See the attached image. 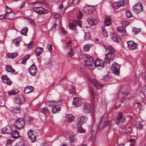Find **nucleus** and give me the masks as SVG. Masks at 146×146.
<instances>
[{"mask_svg": "<svg viewBox=\"0 0 146 146\" xmlns=\"http://www.w3.org/2000/svg\"><path fill=\"white\" fill-rule=\"evenodd\" d=\"M103 46L108 52V53L106 55L104 62L105 63H108L111 61L114 58V53L115 50L111 45H103Z\"/></svg>", "mask_w": 146, "mask_h": 146, "instance_id": "f257e3e1", "label": "nucleus"}, {"mask_svg": "<svg viewBox=\"0 0 146 146\" xmlns=\"http://www.w3.org/2000/svg\"><path fill=\"white\" fill-rule=\"evenodd\" d=\"M2 133L4 134H11L13 138L16 139L19 137L18 131L13 130L9 126H7L3 128L2 130Z\"/></svg>", "mask_w": 146, "mask_h": 146, "instance_id": "f03ea898", "label": "nucleus"}, {"mask_svg": "<svg viewBox=\"0 0 146 146\" xmlns=\"http://www.w3.org/2000/svg\"><path fill=\"white\" fill-rule=\"evenodd\" d=\"M25 124L24 119L22 118H19L16 120L14 126L15 128L20 130L24 128Z\"/></svg>", "mask_w": 146, "mask_h": 146, "instance_id": "7ed1b4c3", "label": "nucleus"}, {"mask_svg": "<svg viewBox=\"0 0 146 146\" xmlns=\"http://www.w3.org/2000/svg\"><path fill=\"white\" fill-rule=\"evenodd\" d=\"M87 57V59L86 62V65L89 69L92 70L95 68V61L94 60L93 58L90 56L88 55Z\"/></svg>", "mask_w": 146, "mask_h": 146, "instance_id": "20e7f679", "label": "nucleus"}, {"mask_svg": "<svg viewBox=\"0 0 146 146\" xmlns=\"http://www.w3.org/2000/svg\"><path fill=\"white\" fill-rule=\"evenodd\" d=\"M120 65L116 63H113L110 68V70L114 74L118 76L119 74Z\"/></svg>", "mask_w": 146, "mask_h": 146, "instance_id": "39448f33", "label": "nucleus"}, {"mask_svg": "<svg viewBox=\"0 0 146 146\" xmlns=\"http://www.w3.org/2000/svg\"><path fill=\"white\" fill-rule=\"evenodd\" d=\"M115 121V119H113L110 122L108 121L107 119H106L104 121L103 119H102L101 122L99 125L98 128L99 129H101L105 126H108L110 125V123H113V122Z\"/></svg>", "mask_w": 146, "mask_h": 146, "instance_id": "423d86ee", "label": "nucleus"}, {"mask_svg": "<svg viewBox=\"0 0 146 146\" xmlns=\"http://www.w3.org/2000/svg\"><path fill=\"white\" fill-rule=\"evenodd\" d=\"M28 136L32 142H34L36 140L37 133L32 129L29 130L27 132Z\"/></svg>", "mask_w": 146, "mask_h": 146, "instance_id": "0eeeda50", "label": "nucleus"}, {"mask_svg": "<svg viewBox=\"0 0 146 146\" xmlns=\"http://www.w3.org/2000/svg\"><path fill=\"white\" fill-rule=\"evenodd\" d=\"M125 120L126 119L123 115L122 113L120 111L119 112L115 121V123L118 125L120 123L125 122Z\"/></svg>", "mask_w": 146, "mask_h": 146, "instance_id": "6e6552de", "label": "nucleus"}, {"mask_svg": "<svg viewBox=\"0 0 146 146\" xmlns=\"http://www.w3.org/2000/svg\"><path fill=\"white\" fill-rule=\"evenodd\" d=\"M33 11L38 14H44L48 13L47 10L41 7H34L33 8Z\"/></svg>", "mask_w": 146, "mask_h": 146, "instance_id": "1a4fd4ad", "label": "nucleus"}, {"mask_svg": "<svg viewBox=\"0 0 146 146\" xmlns=\"http://www.w3.org/2000/svg\"><path fill=\"white\" fill-rule=\"evenodd\" d=\"M91 109L90 104L87 102L83 104L82 109V111L85 113H89Z\"/></svg>", "mask_w": 146, "mask_h": 146, "instance_id": "9d476101", "label": "nucleus"}, {"mask_svg": "<svg viewBox=\"0 0 146 146\" xmlns=\"http://www.w3.org/2000/svg\"><path fill=\"white\" fill-rule=\"evenodd\" d=\"M134 11L137 13H139L143 11V7L142 4L140 3H138L133 7Z\"/></svg>", "mask_w": 146, "mask_h": 146, "instance_id": "9b49d317", "label": "nucleus"}, {"mask_svg": "<svg viewBox=\"0 0 146 146\" xmlns=\"http://www.w3.org/2000/svg\"><path fill=\"white\" fill-rule=\"evenodd\" d=\"M87 120V117L85 116H83L78 117L76 120L77 126H81L82 124L85 123Z\"/></svg>", "mask_w": 146, "mask_h": 146, "instance_id": "f8f14e48", "label": "nucleus"}, {"mask_svg": "<svg viewBox=\"0 0 146 146\" xmlns=\"http://www.w3.org/2000/svg\"><path fill=\"white\" fill-rule=\"evenodd\" d=\"M14 100L16 103L20 104L23 103L25 100L24 97L20 95L16 96L14 98Z\"/></svg>", "mask_w": 146, "mask_h": 146, "instance_id": "ddd939ff", "label": "nucleus"}, {"mask_svg": "<svg viewBox=\"0 0 146 146\" xmlns=\"http://www.w3.org/2000/svg\"><path fill=\"white\" fill-rule=\"evenodd\" d=\"M128 48L131 50H134L137 48V44L132 41H127V42Z\"/></svg>", "mask_w": 146, "mask_h": 146, "instance_id": "4468645a", "label": "nucleus"}, {"mask_svg": "<svg viewBox=\"0 0 146 146\" xmlns=\"http://www.w3.org/2000/svg\"><path fill=\"white\" fill-rule=\"evenodd\" d=\"M28 70L30 74L33 76L36 75L37 72L36 67L34 64H33L30 66Z\"/></svg>", "mask_w": 146, "mask_h": 146, "instance_id": "2eb2a0df", "label": "nucleus"}, {"mask_svg": "<svg viewBox=\"0 0 146 146\" xmlns=\"http://www.w3.org/2000/svg\"><path fill=\"white\" fill-rule=\"evenodd\" d=\"M82 103L81 100L78 97H76L74 98L73 101V104L76 107H78L81 105Z\"/></svg>", "mask_w": 146, "mask_h": 146, "instance_id": "dca6fc26", "label": "nucleus"}, {"mask_svg": "<svg viewBox=\"0 0 146 146\" xmlns=\"http://www.w3.org/2000/svg\"><path fill=\"white\" fill-rule=\"evenodd\" d=\"M104 61L102 60L96 59L94 64L95 67H103L104 65Z\"/></svg>", "mask_w": 146, "mask_h": 146, "instance_id": "f3484780", "label": "nucleus"}, {"mask_svg": "<svg viewBox=\"0 0 146 146\" xmlns=\"http://www.w3.org/2000/svg\"><path fill=\"white\" fill-rule=\"evenodd\" d=\"M87 20L91 26L94 25L97 23V21L94 18H88L87 19Z\"/></svg>", "mask_w": 146, "mask_h": 146, "instance_id": "a211bd4d", "label": "nucleus"}, {"mask_svg": "<svg viewBox=\"0 0 146 146\" xmlns=\"http://www.w3.org/2000/svg\"><path fill=\"white\" fill-rule=\"evenodd\" d=\"M60 103H56V104L52 108V112L53 113H55L58 111L60 110V105L61 104H59Z\"/></svg>", "mask_w": 146, "mask_h": 146, "instance_id": "6ab92c4d", "label": "nucleus"}, {"mask_svg": "<svg viewBox=\"0 0 146 146\" xmlns=\"http://www.w3.org/2000/svg\"><path fill=\"white\" fill-rule=\"evenodd\" d=\"M111 38L114 42H119L120 40V37L115 33L112 34Z\"/></svg>", "mask_w": 146, "mask_h": 146, "instance_id": "aec40b11", "label": "nucleus"}, {"mask_svg": "<svg viewBox=\"0 0 146 146\" xmlns=\"http://www.w3.org/2000/svg\"><path fill=\"white\" fill-rule=\"evenodd\" d=\"M34 91V88L31 86H28L25 87L24 90L25 94H27L33 92Z\"/></svg>", "mask_w": 146, "mask_h": 146, "instance_id": "412c9836", "label": "nucleus"}, {"mask_svg": "<svg viewBox=\"0 0 146 146\" xmlns=\"http://www.w3.org/2000/svg\"><path fill=\"white\" fill-rule=\"evenodd\" d=\"M118 31L122 35H127L126 31L124 27H119L117 28Z\"/></svg>", "mask_w": 146, "mask_h": 146, "instance_id": "4be33fe9", "label": "nucleus"}, {"mask_svg": "<svg viewBox=\"0 0 146 146\" xmlns=\"http://www.w3.org/2000/svg\"><path fill=\"white\" fill-rule=\"evenodd\" d=\"M77 24L76 21L74 20L70 23L69 24V28L72 30H75L76 28Z\"/></svg>", "mask_w": 146, "mask_h": 146, "instance_id": "5701e85b", "label": "nucleus"}, {"mask_svg": "<svg viewBox=\"0 0 146 146\" xmlns=\"http://www.w3.org/2000/svg\"><path fill=\"white\" fill-rule=\"evenodd\" d=\"M43 51V49L42 48L37 47L35 50V53L36 56H38Z\"/></svg>", "mask_w": 146, "mask_h": 146, "instance_id": "b1692460", "label": "nucleus"}, {"mask_svg": "<svg viewBox=\"0 0 146 146\" xmlns=\"http://www.w3.org/2000/svg\"><path fill=\"white\" fill-rule=\"evenodd\" d=\"M91 81L96 88H100L102 87V84L97 82L95 79L93 78L91 80Z\"/></svg>", "mask_w": 146, "mask_h": 146, "instance_id": "393cba45", "label": "nucleus"}, {"mask_svg": "<svg viewBox=\"0 0 146 146\" xmlns=\"http://www.w3.org/2000/svg\"><path fill=\"white\" fill-rule=\"evenodd\" d=\"M128 3V0H120L117 2V3L118 5V7H119L121 6H123V5L127 4Z\"/></svg>", "mask_w": 146, "mask_h": 146, "instance_id": "a878e982", "label": "nucleus"}, {"mask_svg": "<svg viewBox=\"0 0 146 146\" xmlns=\"http://www.w3.org/2000/svg\"><path fill=\"white\" fill-rule=\"evenodd\" d=\"M6 71L8 72H14L15 70L12 69L11 66L9 65H7L5 67Z\"/></svg>", "mask_w": 146, "mask_h": 146, "instance_id": "bb28decb", "label": "nucleus"}, {"mask_svg": "<svg viewBox=\"0 0 146 146\" xmlns=\"http://www.w3.org/2000/svg\"><path fill=\"white\" fill-rule=\"evenodd\" d=\"M110 19L109 17H106L104 22V25L105 26H109L111 25L110 21Z\"/></svg>", "mask_w": 146, "mask_h": 146, "instance_id": "cd10ccee", "label": "nucleus"}, {"mask_svg": "<svg viewBox=\"0 0 146 146\" xmlns=\"http://www.w3.org/2000/svg\"><path fill=\"white\" fill-rule=\"evenodd\" d=\"M67 121L69 123H71L74 121V117L72 114H69L67 116Z\"/></svg>", "mask_w": 146, "mask_h": 146, "instance_id": "c85d7f7f", "label": "nucleus"}, {"mask_svg": "<svg viewBox=\"0 0 146 146\" xmlns=\"http://www.w3.org/2000/svg\"><path fill=\"white\" fill-rule=\"evenodd\" d=\"M17 56V53L16 52L13 53H8L6 55V56L7 57L13 58L16 57Z\"/></svg>", "mask_w": 146, "mask_h": 146, "instance_id": "c756f323", "label": "nucleus"}, {"mask_svg": "<svg viewBox=\"0 0 146 146\" xmlns=\"http://www.w3.org/2000/svg\"><path fill=\"white\" fill-rule=\"evenodd\" d=\"M61 100H60L56 102H53L48 101L47 103L48 105L49 106L54 107L55 105L56 104V103H61Z\"/></svg>", "mask_w": 146, "mask_h": 146, "instance_id": "7c9ffc66", "label": "nucleus"}, {"mask_svg": "<svg viewBox=\"0 0 146 146\" xmlns=\"http://www.w3.org/2000/svg\"><path fill=\"white\" fill-rule=\"evenodd\" d=\"M90 34L88 32L85 33V36H84V40L86 41L90 39Z\"/></svg>", "mask_w": 146, "mask_h": 146, "instance_id": "2f4dec72", "label": "nucleus"}, {"mask_svg": "<svg viewBox=\"0 0 146 146\" xmlns=\"http://www.w3.org/2000/svg\"><path fill=\"white\" fill-rule=\"evenodd\" d=\"M18 92V90H13L11 91H9L8 94L9 95H15L17 94Z\"/></svg>", "mask_w": 146, "mask_h": 146, "instance_id": "473e14b6", "label": "nucleus"}, {"mask_svg": "<svg viewBox=\"0 0 146 146\" xmlns=\"http://www.w3.org/2000/svg\"><path fill=\"white\" fill-rule=\"evenodd\" d=\"M77 127V131L78 133H84L85 132V130L84 129L81 127V126H78Z\"/></svg>", "mask_w": 146, "mask_h": 146, "instance_id": "72a5a7b5", "label": "nucleus"}, {"mask_svg": "<svg viewBox=\"0 0 146 146\" xmlns=\"http://www.w3.org/2000/svg\"><path fill=\"white\" fill-rule=\"evenodd\" d=\"M103 80L106 82L110 81L111 80V78H110L109 76L106 75L104 76V77L102 79Z\"/></svg>", "mask_w": 146, "mask_h": 146, "instance_id": "f704fd0d", "label": "nucleus"}, {"mask_svg": "<svg viewBox=\"0 0 146 146\" xmlns=\"http://www.w3.org/2000/svg\"><path fill=\"white\" fill-rule=\"evenodd\" d=\"M28 30V29L27 28L22 30L21 31V34L23 35L27 36Z\"/></svg>", "mask_w": 146, "mask_h": 146, "instance_id": "c9c22d12", "label": "nucleus"}, {"mask_svg": "<svg viewBox=\"0 0 146 146\" xmlns=\"http://www.w3.org/2000/svg\"><path fill=\"white\" fill-rule=\"evenodd\" d=\"M91 46L89 44L85 45L83 47V50L84 51H87L90 49Z\"/></svg>", "mask_w": 146, "mask_h": 146, "instance_id": "e433bc0d", "label": "nucleus"}, {"mask_svg": "<svg viewBox=\"0 0 146 146\" xmlns=\"http://www.w3.org/2000/svg\"><path fill=\"white\" fill-rule=\"evenodd\" d=\"M40 112L44 114L45 113L48 112V110L45 108L44 107L43 108L40 109Z\"/></svg>", "mask_w": 146, "mask_h": 146, "instance_id": "4c0bfd02", "label": "nucleus"}, {"mask_svg": "<svg viewBox=\"0 0 146 146\" xmlns=\"http://www.w3.org/2000/svg\"><path fill=\"white\" fill-rule=\"evenodd\" d=\"M83 11L88 14L92 12V11L91 9H88L86 8L83 9Z\"/></svg>", "mask_w": 146, "mask_h": 146, "instance_id": "58836bf2", "label": "nucleus"}, {"mask_svg": "<svg viewBox=\"0 0 146 146\" xmlns=\"http://www.w3.org/2000/svg\"><path fill=\"white\" fill-rule=\"evenodd\" d=\"M126 17L128 18H130L132 17V15L129 11H127L125 12Z\"/></svg>", "mask_w": 146, "mask_h": 146, "instance_id": "ea45409f", "label": "nucleus"}, {"mask_svg": "<svg viewBox=\"0 0 146 146\" xmlns=\"http://www.w3.org/2000/svg\"><path fill=\"white\" fill-rule=\"evenodd\" d=\"M3 83H6L7 85L10 86L12 83V82L8 78L6 80H3Z\"/></svg>", "mask_w": 146, "mask_h": 146, "instance_id": "a19ab883", "label": "nucleus"}, {"mask_svg": "<svg viewBox=\"0 0 146 146\" xmlns=\"http://www.w3.org/2000/svg\"><path fill=\"white\" fill-rule=\"evenodd\" d=\"M68 53V56L70 57H72V56L73 55L74 52L73 50H72V48H70V50L69 52Z\"/></svg>", "mask_w": 146, "mask_h": 146, "instance_id": "79ce46f5", "label": "nucleus"}, {"mask_svg": "<svg viewBox=\"0 0 146 146\" xmlns=\"http://www.w3.org/2000/svg\"><path fill=\"white\" fill-rule=\"evenodd\" d=\"M77 15L78 19H81L82 18V13L80 11H79Z\"/></svg>", "mask_w": 146, "mask_h": 146, "instance_id": "37998d69", "label": "nucleus"}, {"mask_svg": "<svg viewBox=\"0 0 146 146\" xmlns=\"http://www.w3.org/2000/svg\"><path fill=\"white\" fill-rule=\"evenodd\" d=\"M18 146H24L26 145H24V141L21 140L20 141L17 143Z\"/></svg>", "mask_w": 146, "mask_h": 146, "instance_id": "c03bdc74", "label": "nucleus"}, {"mask_svg": "<svg viewBox=\"0 0 146 146\" xmlns=\"http://www.w3.org/2000/svg\"><path fill=\"white\" fill-rule=\"evenodd\" d=\"M54 18L56 19H58L60 17V14L57 13H54L53 14Z\"/></svg>", "mask_w": 146, "mask_h": 146, "instance_id": "a18cd8bd", "label": "nucleus"}, {"mask_svg": "<svg viewBox=\"0 0 146 146\" xmlns=\"http://www.w3.org/2000/svg\"><path fill=\"white\" fill-rule=\"evenodd\" d=\"M71 88H72V89L71 91H69V94H73L75 93L76 91L74 87L73 86H71Z\"/></svg>", "mask_w": 146, "mask_h": 146, "instance_id": "49530a36", "label": "nucleus"}, {"mask_svg": "<svg viewBox=\"0 0 146 146\" xmlns=\"http://www.w3.org/2000/svg\"><path fill=\"white\" fill-rule=\"evenodd\" d=\"M72 42L71 40H69L68 42H66L65 44V45L64 46V48H66L68 47L72 43Z\"/></svg>", "mask_w": 146, "mask_h": 146, "instance_id": "de8ad7c7", "label": "nucleus"}, {"mask_svg": "<svg viewBox=\"0 0 146 146\" xmlns=\"http://www.w3.org/2000/svg\"><path fill=\"white\" fill-rule=\"evenodd\" d=\"M7 13H8V16H10L11 15V12L12 11L11 9L9 8L8 7H6Z\"/></svg>", "mask_w": 146, "mask_h": 146, "instance_id": "09e8293b", "label": "nucleus"}, {"mask_svg": "<svg viewBox=\"0 0 146 146\" xmlns=\"http://www.w3.org/2000/svg\"><path fill=\"white\" fill-rule=\"evenodd\" d=\"M113 7L115 9H117L119 8V7H118V5L117 4V2H115L112 5Z\"/></svg>", "mask_w": 146, "mask_h": 146, "instance_id": "8fccbe9b", "label": "nucleus"}, {"mask_svg": "<svg viewBox=\"0 0 146 146\" xmlns=\"http://www.w3.org/2000/svg\"><path fill=\"white\" fill-rule=\"evenodd\" d=\"M69 140L70 142V145H74L73 143L74 142V139L72 138L70 136L69 137Z\"/></svg>", "mask_w": 146, "mask_h": 146, "instance_id": "3c124183", "label": "nucleus"}, {"mask_svg": "<svg viewBox=\"0 0 146 146\" xmlns=\"http://www.w3.org/2000/svg\"><path fill=\"white\" fill-rule=\"evenodd\" d=\"M8 78L7 77V75H3L1 77V79L2 82H3V80H7Z\"/></svg>", "mask_w": 146, "mask_h": 146, "instance_id": "603ef678", "label": "nucleus"}, {"mask_svg": "<svg viewBox=\"0 0 146 146\" xmlns=\"http://www.w3.org/2000/svg\"><path fill=\"white\" fill-rule=\"evenodd\" d=\"M6 16L5 15H3L0 16V19H11V18H6Z\"/></svg>", "mask_w": 146, "mask_h": 146, "instance_id": "864d4df0", "label": "nucleus"}, {"mask_svg": "<svg viewBox=\"0 0 146 146\" xmlns=\"http://www.w3.org/2000/svg\"><path fill=\"white\" fill-rule=\"evenodd\" d=\"M34 42L33 41H31L28 44V49H30L33 44Z\"/></svg>", "mask_w": 146, "mask_h": 146, "instance_id": "5fc2aeb1", "label": "nucleus"}, {"mask_svg": "<svg viewBox=\"0 0 146 146\" xmlns=\"http://www.w3.org/2000/svg\"><path fill=\"white\" fill-rule=\"evenodd\" d=\"M47 47L48 50L50 51H51L52 50V46L51 45L48 44L47 45Z\"/></svg>", "mask_w": 146, "mask_h": 146, "instance_id": "6e6d98bb", "label": "nucleus"}, {"mask_svg": "<svg viewBox=\"0 0 146 146\" xmlns=\"http://www.w3.org/2000/svg\"><path fill=\"white\" fill-rule=\"evenodd\" d=\"M20 41V40L19 38L16 39L14 40V43L15 45H17L19 44Z\"/></svg>", "mask_w": 146, "mask_h": 146, "instance_id": "4d7b16f0", "label": "nucleus"}, {"mask_svg": "<svg viewBox=\"0 0 146 146\" xmlns=\"http://www.w3.org/2000/svg\"><path fill=\"white\" fill-rule=\"evenodd\" d=\"M76 23L77 25L78 26L80 27L81 28H82V27L81 25V23L80 20H78L77 21V22Z\"/></svg>", "mask_w": 146, "mask_h": 146, "instance_id": "13d9d810", "label": "nucleus"}, {"mask_svg": "<svg viewBox=\"0 0 146 146\" xmlns=\"http://www.w3.org/2000/svg\"><path fill=\"white\" fill-rule=\"evenodd\" d=\"M28 19L29 20V22H30V23L32 25H35V22L33 20V19H30L29 18H28Z\"/></svg>", "mask_w": 146, "mask_h": 146, "instance_id": "bf43d9fd", "label": "nucleus"}, {"mask_svg": "<svg viewBox=\"0 0 146 146\" xmlns=\"http://www.w3.org/2000/svg\"><path fill=\"white\" fill-rule=\"evenodd\" d=\"M143 125L141 123L137 125V127L138 129H142L143 128Z\"/></svg>", "mask_w": 146, "mask_h": 146, "instance_id": "052dcab7", "label": "nucleus"}, {"mask_svg": "<svg viewBox=\"0 0 146 146\" xmlns=\"http://www.w3.org/2000/svg\"><path fill=\"white\" fill-rule=\"evenodd\" d=\"M57 25L56 24V23H55L54 24V25L52 27V28H51V29L52 31L56 29V26Z\"/></svg>", "mask_w": 146, "mask_h": 146, "instance_id": "680f3d73", "label": "nucleus"}, {"mask_svg": "<svg viewBox=\"0 0 146 146\" xmlns=\"http://www.w3.org/2000/svg\"><path fill=\"white\" fill-rule=\"evenodd\" d=\"M102 31H103V34H104V36L105 37H107L108 36V35L107 34V32H106L105 30L103 28L102 29Z\"/></svg>", "mask_w": 146, "mask_h": 146, "instance_id": "e2e57ef3", "label": "nucleus"}, {"mask_svg": "<svg viewBox=\"0 0 146 146\" xmlns=\"http://www.w3.org/2000/svg\"><path fill=\"white\" fill-rule=\"evenodd\" d=\"M30 56L29 55L27 54L23 58L25 61H27L29 58Z\"/></svg>", "mask_w": 146, "mask_h": 146, "instance_id": "0e129e2a", "label": "nucleus"}, {"mask_svg": "<svg viewBox=\"0 0 146 146\" xmlns=\"http://www.w3.org/2000/svg\"><path fill=\"white\" fill-rule=\"evenodd\" d=\"M70 136L74 141H76L77 139L76 135H71Z\"/></svg>", "mask_w": 146, "mask_h": 146, "instance_id": "69168bd1", "label": "nucleus"}, {"mask_svg": "<svg viewBox=\"0 0 146 146\" xmlns=\"http://www.w3.org/2000/svg\"><path fill=\"white\" fill-rule=\"evenodd\" d=\"M61 31L63 34H65L66 32L64 28L62 27L61 29Z\"/></svg>", "mask_w": 146, "mask_h": 146, "instance_id": "338daca9", "label": "nucleus"}, {"mask_svg": "<svg viewBox=\"0 0 146 146\" xmlns=\"http://www.w3.org/2000/svg\"><path fill=\"white\" fill-rule=\"evenodd\" d=\"M133 30L134 32V33L135 34H136L138 33V31L136 30V28L135 27H133Z\"/></svg>", "mask_w": 146, "mask_h": 146, "instance_id": "774afa93", "label": "nucleus"}]
</instances>
